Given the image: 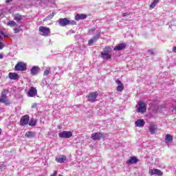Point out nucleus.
Listing matches in <instances>:
<instances>
[{"label": "nucleus", "mask_w": 176, "mask_h": 176, "mask_svg": "<svg viewBox=\"0 0 176 176\" xmlns=\"http://www.w3.org/2000/svg\"><path fill=\"white\" fill-rule=\"evenodd\" d=\"M74 24H76V22L74 21H69L68 19L64 18V19H59V25L61 27H65V25H74Z\"/></svg>", "instance_id": "1"}, {"label": "nucleus", "mask_w": 176, "mask_h": 176, "mask_svg": "<svg viewBox=\"0 0 176 176\" xmlns=\"http://www.w3.org/2000/svg\"><path fill=\"white\" fill-rule=\"evenodd\" d=\"M97 97H98V92H91L87 96V101L89 102H96L97 101Z\"/></svg>", "instance_id": "2"}, {"label": "nucleus", "mask_w": 176, "mask_h": 176, "mask_svg": "<svg viewBox=\"0 0 176 176\" xmlns=\"http://www.w3.org/2000/svg\"><path fill=\"white\" fill-rule=\"evenodd\" d=\"M146 111V103L143 101H140L138 103L137 112L140 113H144Z\"/></svg>", "instance_id": "3"}, {"label": "nucleus", "mask_w": 176, "mask_h": 176, "mask_svg": "<svg viewBox=\"0 0 176 176\" xmlns=\"http://www.w3.org/2000/svg\"><path fill=\"white\" fill-rule=\"evenodd\" d=\"M0 102H2L6 105H10V104H12L10 100L8 99V96H6V94H5V91H2L1 93V96L0 98Z\"/></svg>", "instance_id": "4"}, {"label": "nucleus", "mask_w": 176, "mask_h": 176, "mask_svg": "<svg viewBox=\"0 0 176 176\" xmlns=\"http://www.w3.org/2000/svg\"><path fill=\"white\" fill-rule=\"evenodd\" d=\"M38 31L41 32V35L47 36L50 34V28L45 26H40Z\"/></svg>", "instance_id": "5"}, {"label": "nucleus", "mask_w": 176, "mask_h": 176, "mask_svg": "<svg viewBox=\"0 0 176 176\" xmlns=\"http://www.w3.org/2000/svg\"><path fill=\"white\" fill-rule=\"evenodd\" d=\"M107 136L106 134L101 133H95L91 135V138L94 141H97L100 140V138H105Z\"/></svg>", "instance_id": "6"}, {"label": "nucleus", "mask_w": 176, "mask_h": 176, "mask_svg": "<svg viewBox=\"0 0 176 176\" xmlns=\"http://www.w3.org/2000/svg\"><path fill=\"white\" fill-rule=\"evenodd\" d=\"M27 69V65L24 62L19 63L15 65V71H25Z\"/></svg>", "instance_id": "7"}, {"label": "nucleus", "mask_w": 176, "mask_h": 176, "mask_svg": "<svg viewBox=\"0 0 176 176\" xmlns=\"http://www.w3.org/2000/svg\"><path fill=\"white\" fill-rule=\"evenodd\" d=\"M58 136L60 138H71L72 137V132L63 131L58 133Z\"/></svg>", "instance_id": "8"}, {"label": "nucleus", "mask_w": 176, "mask_h": 176, "mask_svg": "<svg viewBox=\"0 0 176 176\" xmlns=\"http://www.w3.org/2000/svg\"><path fill=\"white\" fill-rule=\"evenodd\" d=\"M30 122V116L28 115L23 116L21 118V126H26V124Z\"/></svg>", "instance_id": "9"}, {"label": "nucleus", "mask_w": 176, "mask_h": 176, "mask_svg": "<svg viewBox=\"0 0 176 176\" xmlns=\"http://www.w3.org/2000/svg\"><path fill=\"white\" fill-rule=\"evenodd\" d=\"M100 36H101V35L100 34V32L97 33L95 36H94L92 38H91L89 41V42H88L89 46H91V45H93L94 43V42H97V41H98Z\"/></svg>", "instance_id": "10"}, {"label": "nucleus", "mask_w": 176, "mask_h": 176, "mask_svg": "<svg viewBox=\"0 0 176 176\" xmlns=\"http://www.w3.org/2000/svg\"><path fill=\"white\" fill-rule=\"evenodd\" d=\"M41 71V68L38 66H34L32 67L30 69V74L33 76H35L39 74V72Z\"/></svg>", "instance_id": "11"}, {"label": "nucleus", "mask_w": 176, "mask_h": 176, "mask_svg": "<svg viewBox=\"0 0 176 176\" xmlns=\"http://www.w3.org/2000/svg\"><path fill=\"white\" fill-rule=\"evenodd\" d=\"M151 175H163V172L159 169H151L149 171Z\"/></svg>", "instance_id": "12"}, {"label": "nucleus", "mask_w": 176, "mask_h": 176, "mask_svg": "<svg viewBox=\"0 0 176 176\" xmlns=\"http://www.w3.org/2000/svg\"><path fill=\"white\" fill-rule=\"evenodd\" d=\"M148 130H149L151 134H155V133H156V131H157V125H156L155 124H151L148 127Z\"/></svg>", "instance_id": "13"}, {"label": "nucleus", "mask_w": 176, "mask_h": 176, "mask_svg": "<svg viewBox=\"0 0 176 176\" xmlns=\"http://www.w3.org/2000/svg\"><path fill=\"white\" fill-rule=\"evenodd\" d=\"M36 89L35 87H31L28 92V96L29 97H35V96H36Z\"/></svg>", "instance_id": "14"}, {"label": "nucleus", "mask_w": 176, "mask_h": 176, "mask_svg": "<svg viewBox=\"0 0 176 176\" xmlns=\"http://www.w3.org/2000/svg\"><path fill=\"white\" fill-rule=\"evenodd\" d=\"M123 49H126V43H122L116 46L113 49L116 52H120V50H123Z\"/></svg>", "instance_id": "15"}, {"label": "nucleus", "mask_w": 176, "mask_h": 176, "mask_svg": "<svg viewBox=\"0 0 176 176\" xmlns=\"http://www.w3.org/2000/svg\"><path fill=\"white\" fill-rule=\"evenodd\" d=\"M101 57L103 58V60H110L111 58L112 55L108 52H101Z\"/></svg>", "instance_id": "16"}, {"label": "nucleus", "mask_w": 176, "mask_h": 176, "mask_svg": "<svg viewBox=\"0 0 176 176\" xmlns=\"http://www.w3.org/2000/svg\"><path fill=\"white\" fill-rule=\"evenodd\" d=\"M8 76L10 78V79H11V80H17V79H19V78H20V76H19V74H17L16 73H9Z\"/></svg>", "instance_id": "17"}, {"label": "nucleus", "mask_w": 176, "mask_h": 176, "mask_svg": "<svg viewBox=\"0 0 176 176\" xmlns=\"http://www.w3.org/2000/svg\"><path fill=\"white\" fill-rule=\"evenodd\" d=\"M65 160H67V157L65 155H60L57 157H56V161L58 163H64V162H65Z\"/></svg>", "instance_id": "18"}, {"label": "nucleus", "mask_w": 176, "mask_h": 176, "mask_svg": "<svg viewBox=\"0 0 176 176\" xmlns=\"http://www.w3.org/2000/svg\"><path fill=\"white\" fill-rule=\"evenodd\" d=\"M135 124L137 127H144L145 125V121H144V120H138L135 121Z\"/></svg>", "instance_id": "19"}, {"label": "nucleus", "mask_w": 176, "mask_h": 176, "mask_svg": "<svg viewBox=\"0 0 176 176\" xmlns=\"http://www.w3.org/2000/svg\"><path fill=\"white\" fill-rule=\"evenodd\" d=\"M87 15L85 14H78L75 16L76 20H84V19H87Z\"/></svg>", "instance_id": "20"}, {"label": "nucleus", "mask_w": 176, "mask_h": 176, "mask_svg": "<svg viewBox=\"0 0 176 176\" xmlns=\"http://www.w3.org/2000/svg\"><path fill=\"white\" fill-rule=\"evenodd\" d=\"M138 162V160H137V157H131L127 162V164H135Z\"/></svg>", "instance_id": "21"}, {"label": "nucleus", "mask_w": 176, "mask_h": 176, "mask_svg": "<svg viewBox=\"0 0 176 176\" xmlns=\"http://www.w3.org/2000/svg\"><path fill=\"white\" fill-rule=\"evenodd\" d=\"M173 141V135L170 134H166L165 137V142L166 144H168Z\"/></svg>", "instance_id": "22"}, {"label": "nucleus", "mask_w": 176, "mask_h": 176, "mask_svg": "<svg viewBox=\"0 0 176 176\" xmlns=\"http://www.w3.org/2000/svg\"><path fill=\"white\" fill-rule=\"evenodd\" d=\"M25 137H27L28 138H34V137H35V133L30 131H28L25 133Z\"/></svg>", "instance_id": "23"}, {"label": "nucleus", "mask_w": 176, "mask_h": 176, "mask_svg": "<svg viewBox=\"0 0 176 176\" xmlns=\"http://www.w3.org/2000/svg\"><path fill=\"white\" fill-rule=\"evenodd\" d=\"M23 19H24L23 16H21L19 14H16L14 15V20H15L16 21H21V20H23Z\"/></svg>", "instance_id": "24"}, {"label": "nucleus", "mask_w": 176, "mask_h": 176, "mask_svg": "<svg viewBox=\"0 0 176 176\" xmlns=\"http://www.w3.org/2000/svg\"><path fill=\"white\" fill-rule=\"evenodd\" d=\"M55 14H56V13L52 12V14H51L50 15H48L47 17H45L43 19V21H48V20H52L53 19V17H54Z\"/></svg>", "instance_id": "25"}, {"label": "nucleus", "mask_w": 176, "mask_h": 176, "mask_svg": "<svg viewBox=\"0 0 176 176\" xmlns=\"http://www.w3.org/2000/svg\"><path fill=\"white\" fill-rule=\"evenodd\" d=\"M7 25L10 27H17V23L13 21H10L7 23Z\"/></svg>", "instance_id": "26"}, {"label": "nucleus", "mask_w": 176, "mask_h": 176, "mask_svg": "<svg viewBox=\"0 0 176 176\" xmlns=\"http://www.w3.org/2000/svg\"><path fill=\"white\" fill-rule=\"evenodd\" d=\"M159 3V0H154L153 3L150 5V9H153L156 5Z\"/></svg>", "instance_id": "27"}, {"label": "nucleus", "mask_w": 176, "mask_h": 176, "mask_svg": "<svg viewBox=\"0 0 176 176\" xmlns=\"http://www.w3.org/2000/svg\"><path fill=\"white\" fill-rule=\"evenodd\" d=\"M52 69L50 67H47L46 69L44 71L43 76H47L49 74H50V70Z\"/></svg>", "instance_id": "28"}, {"label": "nucleus", "mask_w": 176, "mask_h": 176, "mask_svg": "<svg viewBox=\"0 0 176 176\" xmlns=\"http://www.w3.org/2000/svg\"><path fill=\"white\" fill-rule=\"evenodd\" d=\"M104 53H111V52H112V48H111L110 47H106L104 49V51H103Z\"/></svg>", "instance_id": "29"}, {"label": "nucleus", "mask_w": 176, "mask_h": 176, "mask_svg": "<svg viewBox=\"0 0 176 176\" xmlns=\"http://www.w3.org/2000/svg\"><path fill=\"white\" fill-rule=\"evenodd\" d=\"M29 126H36V120H30L29 122Z\"/></svg>", "instance_id": "30"}, {"label": "nucleus", "mask_w": 176, "mask_h": 176, "mask_svg": "<svg viewBox=\"0 0 176 176\" xmlns=\"http://www.w3.org/2000/svg\"><path fill=\"white\" fill-rule=\"evenodd\" d=\"M123 89H124V87H123V85H118L117 87V91H122Z\"/></svg>", "instance_id": "31"}, {"label": "nucleus", "mask_w": 176, "mask_h": 176, "mask_svg": "<svg viewBox=\"0 0 176 176\" xmlns=\"http://www.w3.org/2000/svg\"><path fill=\"white\" fill-rule=\"evenodd\" d=\"M96 32V28H93L88 31L89 35L93 34V32Z\"/></svg>", "instance_id": "32"}, {"label": "nucleus", "mask_w": 176, "mask_h": 176, "mask_svg": "<svg viewBox=\"0 0 176 176\" xmlns=\"http://www.w3.org/2000/svg\"><path fill=\"white\" fill-rule=\"evenodd\" d=\"M148 53L151 54V56H154L155 54V51L153 50H148Z\"/></svg>", "instance_id": "33"}, {"label": "nucleus", "mask_w": 176, "mask_h": 176, "mask_svg": "<svg viewBox=\"0 0 176 176\" xmlns=\"http://www.w3.org/2000/svg\"><path fill=\"white\" fill-rule=\"evenodd\" d=\"M14 34H19V32H20V29L14 28Z\"/></svg>", "instance_id": "34"}, {"label": "nucleus", "mask_w": 176, "mask_h": 176, "mask_svg": "<svg viewBox=\"0 0 176 176\" xmlns=\"http://www.w3.org/2000/svg\"><path fill=\"white\" fill-rule=\"evenodd\" d=\"M3 46H5L3 43L0 42V50H2L3 49Z\"/></svg>", "instance_id": "35"}, {"label": "nucleus", "mask_w": 176, "mask_h": 176, "mask_svg": "<svg viewBox=\"0 0 176 176\" xmlns=\"http://www.w3.org/2000/svg\"><path fill=\"white\" fill-rule=\"evenodd\" d=\"M116 83L118 85V86H120V85H123L122 84V82L120 80H117Z\"/></svg>", "instance_id": "36"}, {"label": "nucleus", "mask_w": 176, "mask_h": 176, "mask_svg": "<svg viewBox=\"0 0 176 176\" xmlns=\"http://www.w3.org/2000/svg\"><path fill=\"white\" fill-rule=\"evenodd\" d=\"M9 36H11L10 34H9L4 35V37H5V38H9Z\"/></svg>", "instance_id": "37"}, {"label": "nucleus", "mask_w": 176, "mask_h": 176, "mask_svg": "<svg viewBox=\"0 0 176 176\" xmlns=\"http://www.w3.org/2000/svg\"><path fill=\"white\" fill-rule=\"evenodd\" d=\"M2 168H5V166L3 164L0 165V170Z\"/></svg>", "instance_id": "38"}, {"label": "nucleus", "mask_w": 176, "mask_h": 176, "mask_svg": "<svg viewBox=\"0 0 176 176\" xmlns=\"http://www.w3.org/2000/svg\"><path fill=\"white\" fill-rule=\"evenodd\" d=\"M173 52L174 53H176V47H173Z\"/></svg>", "instance_id": "39"}, {"label": "nucleus", "mask_w": 176, "mask_h": 176, "mask_svg": "<svg viewBox=\"0 0 176 176\" xmlns=\"http://www.w3.org/2000/svg\"><path fill=\"white\" fill-rule=\"evenodd\" d=\"M6 2L7 3H9V2H12V0H6Z\"/></svg>", "instance_id": "40"}, {"label": "nucleus", "mask_w": 176, "mask_h": 176, "mask_svg": "<svg viewBox=\"0 0 176 176\" xmlns=\"http://www.w3.org/2000/svg\"><path fill=\"white\" fill-rule=\"evenodd\" d=\"M2 58H3V55L0 54V60L2 59Z\"/></svg>", "instance_id": "41"}, {"label": "nucleus", "mask_w": 176, "mask_h": 176, "mask_svg": "<svg viewBox=\"0 0 176 176\" xmlns=\"http://www.w3.org/2000/svg\"><path fill=\"white\" fill-rule=\"evenodd\" d=\"M122 16H123V17H126V16H127V14L124 13V14H122Z\"/></svg>", "instance_id": "42"}, {"label": "nucleus", "mask_w": 176, "mask_h": 176, "mask_svg": "<svg viewBox=\"0 0 176 176\" xmlns=\"http://www.w3.org/2000/svg\"><path fill=\"white\" fill-rule=\"evenodd\" d=\"M1 35H3V36H5V33H3V32H1Z\"/></svg>", "instance_id": "43"}, {"label": "nucleus", "mask_w": 176, "mask_h": 176, "mask_svg": "<svg viewBox=\"0 0 176 176\" xmlns=\"http://www.w3.org/2000/svg\"><path fill=\"white\" fill-rule=\"evenodd\" d=\"M58 129H62L61 126L60 125L58 126Z\"/></svg>", "instance_id": "44"}, {"label": "nucleus", "mask_w": 176, "mask_h": 176, "mask_svg": "<svg viewBox=\"0 0 176 176\" xmlns=\"http://www.w3.org/2000/svg\"><path fill=\"white\" fill-rule=\"evenodd\" d=\"M3 38H2V37L0 36V41H3Z\"/></svg>", "instance_id": "45"}, {"label": "nucleus", "mask_w": 176, "mask_h": 176, "mask_svg": "<svg viewBox=\"0 0 176 176\" xmlns=\"http://www.w3.org/2000/svg\"><path fill=\"white\" fill-rule=\"evenodd\" d=\"M1 133H2V129H0V135H1Z\"/></svg>", "instance_id": "46"}, {"label": "nucleus", "mask_w": 176, "mask_h": 176, "mask_svg": "<svg viewBox=\"0 0 176 176\" xmlns=\"http://www.w3.org/2000/svg\"><path fill=\"white\" fill-rule=\"evenodd\" d=\"M32 108H34V106H32Z\"/></svg>", "instance_id": "47"}]
</instances>
